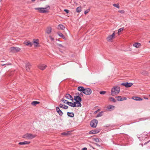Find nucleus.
Masks as SVG:
<instances>
[{"label": "nucleus", "instance_id": "nucleus-22", "mask_svg": "<svg viewBox=\"0 0 150 150\" xmlns=\"http://www.w3.org/2000/svg\"><path fill=\"white\" fill-rule=\"evenodd\" d=\"M65 28V27L62 24H59L58 26V29L63 30Z\"/></svg>", "mask_w": 150, "mask_h": 150}, {"label": "nucleus", "instance_id": "nucleus-17", "mask_svg": "<svg viewBox=\"0 0 150 150\" xmlns=\"http://www.w3.org/2000/svg\"><path fill=\"white\" fill-rule=\"evenodd\" d=\"M85 88L81 86H79L78 87V90L80 91L81 93H83Z\"/></svg>", "mask_w": 150, "mask_h": 150}, {"label": "nucleus", "instance_id": "nucleus-25", "mask_svg": "<svg viewBox=\"0 0 150 150\" xmlns=\"http://www.w3.org/2000/svg\"><path fill=\"white\" fill-rule=\"evenodd\" d=\"M58 35L60 37L62 38L64 40L65 39V38L63 34L61 33L58 32L57 33Z\"/></svg>", "mask_w": 150, "mask_h": 150}, {"label": "nucleus", "instance_id": "nucleus-6", "mask_svg": "<svg viewBox=\"0 0 150 150\" xmlns=\"http://www.w3.org/2000/svg\"><path fill=\"white\" fill-rule=\"evenodd\" d=\"M133 83H129L127 82L122 83H121V85L125 86L126 87L128 88L131 86Z\"/></svg>", "mask_w": 150, "mask_h": 150}, {"label": "nucleus", "instance_id": "nucleus-28", "mask_svg": "<svg viewBox=\"0 0 150 150\" xmlns=\"http://www.w3.org/2000/svg\"><path fill=\"white\" fill-rule=\"evenodd\" d=\"M99 132V131H98L93 130L90 131L89 133L90 134H96L98 133Z\"/></svg>", "mask_w": 150, "mask_h": 150}, {"label": "nucleus", "instance_id": "nucleus-9", "mask_svg": "<svg viewBox=\"0 0 150 150\" xmlns=\"http://www.w3.org/2000/svg\"><path fill=\"white\" fill-rule=\"evenodd\" d=\"M73 107H81V104H80L79 102L75 101L74 103H73Z\"/></svg>", "mask_w": 150, "mask_h": 150}, {"label": "nucleus", "instance_id": "nucleus-56", "mask_svg": "<svg viewBox=\"0 0 150 150\" xmlns=\"http://www.w3.org/2000/svg\"><path fill=\"white\" fill-rule=\"evenodd\" d=\"M145 99H148V98H145Z\"/></svg>", "mask_w": 150, "mask_h": 150}, {"label": "nucleus", "instance_id": "nucleus-16", "mask_svg": "<svg viewBox=\"0 0 150 150\" xmlns=\"http://www.w3.org/2000/svg\"><path fill=\"white\" fill-rule=\"evenodd\" d=\"M132 99L136 101H141L143 100V99L138 97L134 96L132 97Z\"/></svg>", "mask_w": 150, "mask_h": 150}, {"label": "nucleus", "instance_id": "nucleus-53", "mask_svg": "<svg viewBox=\"0 0 150 150\" xmlns=\"http://www.w3.org/2000/svg\"><path fill=\"white\" fill-rule=\"evenodd\" d=\"M81 150H87V148L86 147H85L82 149Z\"/></svg>", "mask_w": 150, "mask_h": 150}, {"label": "nucleus", "instance_id": "nucleus-45", "mask_svg": "<svg viewBox=\"0 0 150 150\" xmlns=\"http://www.w3.org/2000/svg\"><path fill=\"white\" fill-rule=\"evenodd\" d=\"M49 38L51 41H53L54 40V38L52 37L51 36H50Z\"/></svg>", "mask_w": 150, "mask_h": 150}, {"label": "nucleus", "instance_id": "nucleus-23", "mask_svg": "<svg viewBox=\"0 0 150 150\" xmlns=\"http://www.w3.org/2000/svg\"><path fill=\"white\" fill-rule=\"evenodd\" d=\"M67 115L70 117H73L74 116V114L73 112H67Z\"/></svg>", "mask_w": 150, "mask_h": 150}, {"label": "nucleus", "instance_id": "nucleus-40", "mask_svg": "<svg viewBox=\"0 0 150 150\" xmlns=\"http://www.w3.org/2000/svg\"><path fill=\"white\" fill-rule=\"evenodd\" d=\"M68 107L67 106L65 105H64V106L63 107V108H64L65 109H68Z\"/></svg>", "mask_w": 150, "mask_h": 150}, {"label": "nucleus", "instance_id": "nucleus-27", "mask_svg": "<svg viewBox=\"0 0 150 150\" xmlns=\"http://www.w3.org/2000/svg\"><path fill=\"white\" fill-rule=\"evenodd\" d=\"M39 102L34 101L32 102L31 104L33 105H36L39 104Z\"/></svg>", "mask_w": 150, "mask_h": 150}, {"label": "nucleus", "instance_id": "nucleus-29", "mask_svg": "<svg viewBox=\"0 0 150 150\" xmlns=\"http://www.w3.org/2000/svg\"><path fill=\"white\" fill-rule=\"evenodd\" d=\"M76 11L77 13H79L81 11V7H78L76 9Z\"/></svg>", "mask_w": 150, "mask_h": 150}, {"label": "nucleus", "instance_id": "nucleus-30", "mask_svg": "<svg viewBox=\"0 0 150 150\" xmlns=\"http://www.w3.org/2000/svg\"><path fill=\"white\" fill-rule=\"evenodd\" d=\"M75 94L76 95V96H79V97H80V98L82 97L83 96L82 93H77Z\"/></svg>", "mask_w": 150, "mask_h": 150}, {"label": "nucleus", "instance_id": "nucleus-1", "mask_svg": "<svg viewBox=\"0 0 150 150\" xmlns=\"http://www.w3.org/2000/svg\"><path fill=\"white\" fill-rule=\"evenodd\" d=\"M120 91V88L119 86H114L111 89V95L114 96L116 95Z\"/></svg>", "mask_w": 150, "mask_h": 150}, {"label": "nucleus", "instance_id": "nucleus-44", "mask_svg": "<svg viewBox=\"0 0 150 150\" xmlns=\"http://www.w3.org/2000/svg\"><path fill=\"white\" fill-rule=\"evenodd\" d=\"M89 10H87L85 11H84V13L86 14L89 12Z\"/></svg>", "mask_w": 150, "mask_h": 150}, {"label": "nucleus", "instance_id": "nucleus-49", "mask_svg": "<svg viewBox=\"0 0 150 150\" xmlns=\"http://www.w3.org/2000/svg\"><path fill=\"white\" fill-rule=\"evenodd\" d=\"M91 122H98V120H96L94 119L91 121Z\"/></svg>", "mask_w": 150, "mask_h": 150}, {"label": "nucleus", "instance_id": "nucleus-13", "mask_svg": "<svg viewBox=\"0 0 150 150\" xmlns=\"http://www.w3.org/2000/svg\"><path fill=\"white\" fill-rule=\"evenodd\" d=\"M56 110L57 112L60 116H62L63 114V112L60 110L59 108L58 107H56Z\"/></svg>", "mask_w": 150, "mask_h": 150}, {"label": "nucleus", "instance_id": "nucleus-5", "mask_svg": "<svg viewBox=\"0 0 150 150\" xmlns=\"http://www.w3.org/2000/svg\"><path fill=\"white\" fill-rule=\"evenodd\" d=\"M92 90L89 88H85L83 93L86 95H90L91 93Z\"/></svg>", "mask_w": 150, "mask_h": 150}, {"label": "nucleus", "instance_id": "nucleus-11", "mask_svg": "<svg viewBox=\"0 0 150 150\" xmlns=\"http://www.w3.org/2000/svg\"><path fill=\"white\" fill-rule=\"evenodd\" d=\"M31 66V64L29 62H28L26 63L25 67L27 71H30V68Z\"/></svg>", "mask_w": 150, "mask_h": 150}, {"label": "nucleus", "instance_id": "nucleus-43", "mask_svg": "<svg viewBox=\"0 0 150 150\" xmlns=\"http://www.w3.org/2000/svg\"><path fill=\"white\" fill-rule=\"evenodd\" d=\"M64 11L66 12L67 13H69V11L67 9H65L64 10Z\"/></svg>", "mask_w": 150, "mask_h": 150}, {"label": "nucleus", "instance_id": "nucleus-51", "mask_svg": "<svg viewBox=\"0 0 150 150\" xmlns=\"http://www.w3.org/2000/svg\"><path fill=\"white\" fill-rule=\"evenodd\" d=\"M145 120V118H142L140 119V120L139 121H138L137 122H139V121Z\"/></svg>", "mask_w": 150, "mask_h": 150}, {"label": "nucleus", "instance_id": "nucleus-18", "mask_svg": "<svg viewBox=\"0 0 150 150\" xmlns=\"http://www.w3.org/2000/svg\"><path fill=\"white\" fill-rule=\"evenodd\" d=\"M38 39H34L33 40V43L35 44L34 46L35 47H37L39 43L38 42Z\"/></svg>", "mask_w": 150, "mask_h": 150}, {"label": "nucleus", "instance_id": "nucleus-10", "mask_svg": "<svg viewBox=\"0 0 150 150\" xmlns=\"http://www.w3.org/2000/svg\"><path fill=\"white\" fill-rule=\"evenodd\" d=\"M65 98L66 99L70 100L72 102L73 101V100L74 99L72 98V97L71 95L68 93H67L66 94L65 96Z\"/></svg>", "mask_w": 150, "mask_h": 150}, {"label": "nucleus", "instance_id": "nucleus-55", "mask_svg": "<svg viewBox=\"0 0 150 150\" xmlns=\"http://www.w3.org/2000/svg\"><path fill=\"white\" fill-rule=\"evenodd\" d=\"M56 40H58V41H59V40H57V39H56Z\"/></svg>", "mask_w": 150, "mask_h": 150}, {"label": "nucleus", "instance_id": "nucleus-24", "mask_svg": "<svg viewBox=\"0 0 150 150\" xmlns=\"http://www.w3.org/2000/svg\"><path fill=\"white\" fill-rule=\"evenodd\" d=\"M52 28H47L46 30V33L49 34L51 32Z\"/></svg>", "mask_w": 150, "mask_h": 150}, {"label": "nucleus", "instance_id": "nucleus-2", "mask_svg": "<svg viewBox=\"0 0 150 150\" xmlns=\"http://www.w3.org/2000/svg\"><path fill=\"white\" fill-rule=\"evenodd\" d=\"M50 9V6H48L47 7L45 8H36L35 9L38 10L40 13H46L48 12V10Z\"/></svg>", "mask_w": 150, "mask_h": 150}, {"label": "nucleus", "instance_id": "nucleus-4", "mask_svg": "<svg viewBox=\"0 0 150 150\" xmlns=\"http://www.w3.org/2000/svg\"><path fill=\"white\" fill-rule=\"evenodd\" d=\"M21 50L20 48L18 47H11L10 49V52L14 53L19 51Z\"/></svg>", "mask_w": 150, "mask_h": 150}, {"label": "nucleus", "instance_id": "nucleus-8", "mask_svg": "<svg viewBox=\"0 0 150 150\" xmlns=\"http://www.w3.org/2000/svg\"><path fill=\"white\" fill-rule=\"evenodd\" d=\"M115 35V33L114 32L111 35H109V36L107 37V40L108 41H110L112 40L114 37Z\"/></svg>", "mask_w": 150, "mask_h": 150}, {"label": "nucleus", "instance_id": "nucleus-58", "mask_svg": "<svg viewBox=\"0 0 150 150\" xmlns=\"http://www.w3.org/2000/svg\"><path fill=\"white\" fill-rule=\"evenodd\" d=\"M149 42L150 43V40L149 41Z\"/></svg>", "mask_w": 150, "mask_h": 150}, {"label": "nucleus", "instance_id": "nucleus-20", "mask_svg": "<svg viewBox=\"0 0 150 150\" xmlns=\"http://www.w3.org/2000/svg\"><path fill=\"white\" fill-rule=\"evenodd\" d=\"M97 125V122H90V125L92 127H96Z\"/></svg>", "mask_w": 150, "mask_h": 150}, {"label": "nucleus", "instance_id": "nucleus-39", "mask_svg": "<svg viewBox=\"0 0 150 150\" xmlns=\"http://www.w3.org/2000/svg\"><path fill=\"white\" fill-rule=\"evenodd\" d=\"M24 142L25 144H28L30 143V142H28L27 141H25Z\"/></svg>", "mask_w": 150, "mask_h": 150}, {"label": "nucleus", "instance_id": "nucleus-52", "mask_svg": "<svg viewBox=\"0 0 150 150\" xmlns=\"http://www.w3.org/2000/svg\"><path fill=\"white\" fill-rule=\"evenodd\" d=\"M115 97L117 98V101H118V99H120V98H121V96H117V97Z\"/></svg>", "mask_w": 150, "mask_h": 150}, {"label": "nucleus", "instance_id": "nucleus-32", "mask_svg": "<svg viewBox=\"0 0 150 150\" xmlns=\"http://www.w3.org/2000/svg\"><path fill=\"white\" fill-rule=\"evenodd\" d=\"M67 105L70 106L71 107H73V103H72L71 102H67Z\"/></svg>", "mask_w": 150, "mask_h": 150}, {"label": "nucleus", "instance_id": "nucleus-37", "mask_svg": "<svg viewBox=\"0 0 150 150\" xmlns=\"http://www.w3.org/2000/svg\"><path fill=\"white\" fill-rule=\"evenodd\" d=\"M106 93V91H101L99 93L101 95L105 94Z\"/></svg>", "mask_w": 150, "mask_h": 150}, {"label": "nucleus", "instance_id": "nucleus-34", "mask_svg": "<svg viewBox=\"0 0 150 150\" xmlns=\"http://www.w3.org/2000/svg\"><path fill=\"white\" fill-rule=\"evenodd\" d=\"M113 6L115 7H116L117 8H119V6L118 4H114L113 5Z\"/></svg>", "mask_w": 150, "mask_h": 150}, {"label": "nucleus", "instance_id": "nucleus-36", "mask_svg": "<svg viewBox=\"0 0 150 150\" xmlns=\"http://www.w3.org/2000/svg\"><path fill=\"white\" fill-rule=\"evenodd\" d=\"M124 28H120L118 30V33H119L121 32V31H122L123 30Z\"/></svg>", "mask_w": 150, "mask_h": 150}, {"label": "nucleus", "instance_id": "nucleus-12", "mask_svg": "<svg viewBox=\"0 0 150 150\" xmlns=\"http://www.w3.org/2000/svg\"><path fill=\"white\" fill-rule=\"evenodd\" d=\"M47 66L44 64H40L38 66V68L42 70L45 69Z\"/></svg>", "mask_w": 150, "mask_h": 150}, {"label": "nucleus", "instance_id": "nucleus-33", "mask_svg": "<svg viewBox=\"0 0 150 150\" xmlns=\"http://www.w3.org/2000/svg\"><path fill=\"white\" fill-rule=\"evenodd\" d=\"M127 99V98L126 97H124L123 98H120V99H118V101H122L124 100H126Z\"/></svg>", "mask_w": 150, "mask_h": 150}, {"label": "nucleus", "instance_id": "nucleus-19", "mask_svg": "<svg viewBox=\"0 0 150 150\" xmlns=\"http://www.w3.org/2000/svg\"><path fill=\"white\" fill-rule=\"evenodd\" d=\"M24 43L27 46H29L30 47H31L32 45V43L29 41L25 42Z\"/></svg>", "mask_w": 150, "mask_h": 150}, {"label": "nucleus", "instance_id": "nucleus-15", "mask_svg": "<svg viewBox=\"0 0 150 150\" xmlns=\"http://www.w3.org/2000/svg\"><path fill=\"white\" fill-rule=\"evenodd\" d=\"M115 108V106L112 105H109L107 107V109L110 111H111L114 110Z\"/></svg>", "mask_w": 150, "mask_h": 150}, {"label": "nucleus", "instance_id": "nucleus-47", "mask_svg": "<svg viewBox=\"0 0 150 150\" xmlns=\"http://www.w3.org/2000/svg\"><path fill=\"white\" fill-rule=\"evenodd\" d=\"M63 105L62 104H60L59 105V106L60 108H63Z\"/></svg>", "mask_w": 150, "mask_h": 150}, {"label": "nucleus", "instance_id": "nucleus-3", "mask_svg": "<svg viewBox=\"0 0 150 150\" xmlns=\"http://www.w3.org/2000/svg\"><path fill=\"white\" fill-rule=\"evenodd\" d=\"M36 136V135H33L31 134L27 133L24 135L23 137L25 139H32L35 137Z\"/></svg>", "mask_w": 150, "mask_h": 150}, {"label": "nucleus", "instance_id": "nucleus-50", "mask_svg": "<svg viewBox=\"0 0 150 150\" xmlns=\"http://www.w3.org/2000/svg\"><path fill=\"white\" fill-rule=\"evenodd\" d=\"M119 12L121 13H124V11H123V10H120V11H119Z\"/></svg>", "mask_w": 150, "mask_h": 150}, {"label": "nucleus", "instance_id": "nucleus-48", "mask_svg": "<svg viewBox=\"0 0 150 150\" xmlns=\"http://www.w3.org/2000/svg\"><path fill=\"white\" fill-rule=\"evenodd\" d=\"M100 110V109H98L96 111H95V112H94V114H96L98 111H99Z\"/></svg>", "mask_w": 150, "mask_h": 150}, {"label": "nucleus", "instance_id": "nucleus-57", "mask_svg": "<svg viewBox=\"0 0 150 150\" xmlns=\"http://www.w3.org/2000/svg\"><path fill=\"white\" fill-rule=\"evenodd\" d=\"M2 0H0V2Z\"/></svg>", "mask_w": 150, "mask_h": 150}, {"label": "nucleus", "instance_id": "nucleus-38", "mask_svg": "<svg viewBox=\"0 0 150 150\" xmlns=\"http://www.w3.org/2000/svg\"><path fill=\"white\" fill-rule=\"evenodd\" d=\"M57 45L59 46V47H63V46L61 44H59V43H57Z\"/></svg>", "mask_w": 150, "mask_h": 150}, {"label": "nucleus", "instance_id": "nucleus-41", "mask_svg": "<svg viewBox=\"0 0 150 150\" xmlns=\"http://www.w3.org/2000/svg\"><path fill=\"white\" fill-rule=\"evenodd\" d=\"M94 140L96 142H98L99 141V139L98 138H96L94 139Z\"/></svg>", "mask_w": 150, "mask_h": 150}, {"label": "nucleus", "instance_id": "nucleus-35", "mask_svg": "<svg viewBox=\"0 0 150 150\" xmlns=\"http://www.w3.org/2000/svg\"><path fill=\"white\" fill-rule=\"evenodd\" d=\"M61 101H62L63 102V103H66L67 104V103L68 102V101L67 100H66L62 99L61 100Z\"/></svg>", "mask_w": 150, "mask_h": 150}, {"label": "nucleus", "instance_id": "nucleus-7", "mask_svg": "<svg viewBox=\"0 0 150 150\" xmlns=\"http://www.w3.org/2000/svg\"><path fill=\"white\" fill-rule=\"evenodd\" d=\"M74 98L73 99L75 101L79 102V103L80 104H81V102L82 101V99L81 98L79 97V96H74Z\"/></svg>", "mask_w": 150, "mask_h": 150}, {"label": "nucleus", "instance_id": "nucleus-14", "mask_svg": "<svg viewBox=\"0 0 150 150\" xmlns=\"http://www.w3.org/2000/svg\"><path fill=\"white\" fill-rule=\"evenodd\" d=\"M72 131H69L64 132L63 133H62L61 134L62 135L64 136H67L71 134V133L72 132Z\"/></svg>", "mask_w": 150, "mask_h": 150}, {"label": "nucleus", "instance_id": "nucleus-54", "mask_svg": "<svg viewBox=\"0 0 150 150\" xmlns=\"http://www.w3.org/2000/svg\"><path fill=\"white\" fill-rule=\"evenodd\" d=\"M35 0H32V1H35Z\"/></svg>", "mask_w": 150, "mask_h": 150}, {"label": "nucleus", "instance_id": "nucleus-31", "mask_svg": "<svg viewBox=\"0 0 150 150\" xmlns=\"http://www.w3.org/2000/svg\"><path fill=\"white\" fill-rule=\"evenodd\" d=\"M109 99L110 101L113 102L114 103H115L116 102V100L115 99L112 97H110L109 98Z\"/></svg>", "mask_w": 150, "mask_h": 150}, {"label": "nucleus", "instance_id": "nucleus-59", "mask_svg": "<svg viewBox=\"0 0 150 150\" xmlns=\"http://www.w3.org/2000/svg\"><path fill=\"white\" fill-rule=\"evenodd\" d=\"M150 97V95L149 96Z\"/></svg>", "mask_w": 150, "mask_h": 150}, {"label": "nucleus", "instance_id": "nucleus-42", "mask_svg": "<svg viewBox=\"0 0 150 150\" xmlns=\"http://www.w3.org/2000/svg\"><path fill=\"white\" fill-rule=\"evenodd\" d=\"M1 65L2 66H4V65H11V63H6V64H1Z\"/></svg>", "mask_w": 150, "mask_h": 150}, {"label": "nucleus", "instance_id": "nucleus-26", "mask_svg": "<svg viewBox=\"0 0 150 150\" xmlns=\"http://www.w3.org/2000/svg\"><path fill=\"white\" fill-rule=\"evenodd\" d=\"M104 112L103 111H101V112L98 113L96 116V117H99L102 116L103 115V113Z\"/></svg>", "mask_w": 150, "mask_h": 150}, {"label": "nucleus", "instance_id": "nucleus-46", "mask_svg": "<svg viewBox=\"0 0 150 150\" xmlns=\"http://www.w3.org/2000/svg\"><path fill=\"white\" fill-rule=\"evenodd\" d=\"M18 144L19 145H24L25 144L24 142H19V143Z\"/></svg>", "mask_w": 150, "mask_h": 150}, {"label": "nucleus", "instance_id": "nucleus-21", "mask_svg": "<svg viewBox=\"0 0 150 150\" xmlns=\"http://www.w3.org/2000/svg\"><path fill=\"white\" fill-rule=\"evenodd\" d=\"M133 46L135 47L138 48H139L141 46V44L138 42L135 43L133 44Z\"/></svg>", "mask_w": 150, "mask_h": 150}]
</instances>
